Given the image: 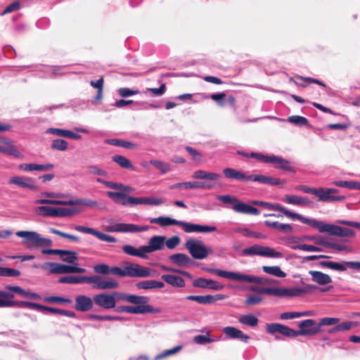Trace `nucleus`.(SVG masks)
I'll list each match as a JSON object with an SVG mask.
<instances>
[{"label":"nucleus","mask_w":360,"mask_h":360,"mask_svg":"<svg viewBox=\"0 0 360 360\" xmlns=\"http://www.w3.org/2000/svg\"><path fill=\"white\" fill-rule=\"evenodd\" d=\"M283 200L288 204L299 206H304L311 203V201L307 198L295 195H285L283 197Z\"/></svg>","instance_id":"39"},{"label":"nucleus","mask_w":360,"mask_h":360,"mask_svg":"<svg viewBox=\"0 0 360 360\" xmlns=\"http://www.w3.org/2000/svg\"><path fill=\"white\" fill-rule=\"evenodd\" d=\"M226 95L224 92L217 93V94H212L210 96V98L214 101L217 102L219 105L224 106V98H226Z\"/></svg>","instance_id":"64"},{"label":"nucleus","mask_w":360,"mask_h":360,"mask_svg":"<svg viewBox=\"0 0 360 360\" xmlns=\"http://www.w3.org/2000/svg\"><path fill=\"white\" fill-rule=\"evenodd\" d=\"M181 243V238L178 236H174L168 239H165V244L169 250L174 249Z\"/></svg>","instance_id":"57"},{"label":"nucleus","mask_w":360,"mask_h":360,"mask_svg":"<svg viewBox=\"0 0 360 360\" xmlns=\"http://www.w3.org/2000/svg\"><path fill=\"white\" fill-rule=\"evenodd\" d=\"M16 236L24 238L23 244L31 248L32 245L35 247L51 246L52 240L49 238H42L40 234L34 231H19L15 233Z\"/></svg>","instance_id":"8"},{"label":"nucleus","mask_w":360,"mask_h":360,"mask_svg":"<svg viewBox=\"0 0 360 360\" xmlns=\"http://www.w3.org/2000/svg\"><path fill=\"white\" fill-rule=\"evenodd\" d=\"M20 275V271L18 269L1 266L0 276L17 277Z\"/></svg>","instance_id":"54"},{"label":"nucleus","mask_w":360,"mask_h":360,"mask_svg":"<svg viewBox=\"0 0 360 360\" xmlns=\"http://www.w3.org/2000/svg\"><path fill=\"white\" fill-rule=\"evenodd\" d=\"M51 147L53 150L65 151L68 149V143L64 139H56L52 141Z\"/></svg>","instance_id":"50"},{"label":"nucleus","mask_w":360,"mask_h":360,"mask_svg":"<svg viewBox=\"0 0 360 360\" xmlns=\"http://www.w3.org/2000/svg\"><path fill=\"white\" fill-rule=\"evenodd\" d=\"M105 143L128 149H135L137 148V145L136 143L117 139H107L105 141Z\"/></svg>","instance_id":"42"},{"label":"nucleus","mask_w":360,"mask_h":360,"mask_svg":"<svg viewBox=\"0 0 360 360\" xmlns=\"http://www.w3.org/2000/svg\"><path fill=\"white\" fill-rule=\"evenodd\" d=\"M224 176L229 179L247 181L248 174L245 172L233 168L226 167L222 170Z\"/></svg>","instance_id":"31"},{"label":"nucleus","mask_w":360,"mask_h":360,"mask_svg":"<svg viewBox=\"0 0 360 360\" xmlns=\"http://www.w3.org/2000/svg\"><path fill=\"white\" fill-rule=\"evenodd\" d=\"M42 269H49L51 274H82L86 271V269L82 267H79L77 266H70L66 264H62L59 263L55 262H47L44 264L42 266Z\"/></svg>","instance_id":"12"},{"label":"nucleus","mask_w":360,"mask_h":360,"mask_svg":"<svg viewBox=\"0 0 360 360\" xmlns=\"http://www.w3.org/2000/svg\"><path fill=\"white\" fill-rule=\"evenodd\" d=\"M271 163L277 165L276 167L277 169H282L283 171H287L292 173H295L293 167L291 166L290 161L283 159L281 157L273 155L272 160H271Z\"/></svg>","instance_id":"37"},{"label":"nucleus","mask_w":360,"mask_h":360,"mask_svg":"<svg viewBox=\"0 0 360 360\" xmlns=\"http://www.w3.org/2000/svg\"><path fill=\"white\" fill-rule=\"evenodd\" d=\"M73 229L79 232L91 234L103 241H106V242H109V243H115L117 241V239L115 237L108 235V234H105V233H103L99 231H97L93 228L86 227V226H80V225H76V226H73Z\"/></svg>","instance_id":"19"},{"label":"nucleus","mask_w":360,"mask_h":360,"mask_svg":"<svg viewBox=\"0 0 360 360\" xmlns=\"http://www.w3.org/2000/svg\"><path fill=\"white\" fill-rule=\"evenodd\" d=\"M320 265L323 267L328 268L330 269L343 271L347 269V266L350 268H355L360 269L359 262H344L343 264H340L335 262H321Z\"/></svg>","instance_id":"25"},{"label":"nucleus","mask_w":360,"mask_h":360,"mask_svg":"<svg viewBox=\"0 0 360 360\" xmlns=\"http://www.w3.org/2000/svg\"><path fill=\"white\" fill-rule=\"evenodd\" d=\"M169 259L172 264L180 266H188L193 264L192 259L184 253L173 254L169 257Z\"/></svg>","instance_id":"33"},{"label":"nucleus","mask_w":360,"mask_h":360,"mask_svg":"<svg viewBox=\"0 0 360 360\" xmlns=\"http://www.w3.org/2000/svg\"><path fill=\"white\" fill-rule=\"evenodd\" d=\"M257 181L263 184H269L272 186H283L285 184V181L284 180L262 174L248 175L247 181Z\"/></svg>","instance_id":"24"},{"label":"nucleus","mask_w":360,"mask_h":360,"mask_svg":"<svg viewBox=\"0 0 360 360\" xmlns=\"http://www.w3.org/2000/svg\"><path fill=\"white\" fill-rule=\"evenodd\" d=\"M92 283L94 288L100 290H110L119 287V283L114 278H103L99 276H93Z\"/></svg>","instance_id":"17"},{"label":"nucleus","mask_w":360,"mask_h":360,"mask_svg":"<svg viewBox=\"0 0 360 360\" xmlns=\"http://www.w3.org/2000/svg\"><path fill=\"white\" fill-rule=\"evenodd\" d=\"M243 255H259L273 258H279L283 257L281 252L276 251L274 248L262 246L260 245H254L250 248H245L243 250Z\"/></svg>","instance_id":"11"},{"label":"nucleus","mask_w":360,"mask_h":360,"mask_svg":"<svg viewBox=\"0 0 360 360\" xmlns=\"http://www.w3.org/2000/svg\"><path fill=\"white\" fill-rule=\"evenodd\" d=\"M1 142L5 145H0V152L5 153L16 158L22 159L24 155L15 148L11 141L8 139H1Z\"/></svg>","instance_id":"29"},{"label":"nucleus","mask_w":360,"mask_h":360,"mask_svg":"<svg viewBox=\"0 0 360 360\" xmlns=\"http://www.w3.org/2000/svg\"><path fill=\"white\" fill-rule=\"evenodd\" d=\"M112 160L122 168L134 170V167L131 161L124 156L116 155L112 156Z\"/></svg>","instance_id":"44"},{"label":"nucleus","mask_w":360,"mask_h":360,"mask_svg":"<svg viewBox=\"0 0 360 360\" xmlns=\"http://www.w3.org/2000/svg\"><path fill=\"white\" fill-rule=\"evenodd\" d=\"M262 269L265 273L278 278H284L286 276V274L278 266H263Z\"/></svg>","instance_id":"46"},{"label":"nucleus","mask_w":360,"mask_h":360,"mask_svg":"<svg viewBox=\"0 0 360 360\" xmlns=\"http://www.w3.org/2000/svg\"><path fill=\"white\" fill-rule=\"evenodd\" d=\"M51 233L56 234V235H58L59 236H61L63 238H68L69 240H71L74 242H79V238L77 236H75V235H71V234H69V233H65V232H63V231H60L58 229H51Z\"/></svg>","instance_id":"59"},{"label":"nucleus","mask_w":360,"mask_h":360,"mask_svg":"<svg viewBox=\"0 0 360 360\" xmlns=\"http://www.w3.org/2000/svg\"><path fill=\"white\" fill-rule=\"evenodd\" d=\"M299 330H293L288 326L278 323L266 324V330L269 334L278 333L286 338H295L298 335L311 336L319 333L321 330L320 326L313 319L302 321L299 324Z\"/></svg>","instance_id":"1"},{"label":"nucleus","mask_w":360,"mask_h":360,"mask_svg":"<svg viewBox=\"0 0 360 360\" xmlns=\"http://www.w3.org/2000/svg\"><path fill=\"white\" fill-rule=\"evenodd\" d=\"M182 349V347L181 345L176 346L174 348H172L170 349L165 350L162 352L161 354L157 355L155 357V360H160L164 358H166L169 356L173 355L176 354L177 352H180Z\"/></svg>","instance_id":"53"},{"label":"nucleus","mask_w":360,"mask_h":360,"mask_svg":"<svg viewBox=\"0 0 360 360\" xmlns=\"http://www.w3.org/2000/svg\"><path fill=\"white\" fill-rule=\"evenodd\" d=\"M136 287L139 290L160 289L165 287V284L155 280H145L136 283Z\"/></svg>","instance_id":"34"},{"label":"nucleus","mask_w":360,"mask_h":360,"mask_svg":"<svg viewBox=\"0 0 360 360\" xmlns=\"http://www.w3.org/2000/svg\"><path fill=\"white\" fill-rule=\"evenodd\" d=\"M20 8V2L18 1H13V3L8 5L4 10L2 15H6L14 11L19 10Z\"/></svg>","instance_id":"63"},{"label":"nucleus","mask_w":360,"mask_h":360,"mask_svg":"<svg viewBox=\"0 0 360 360\" xmlns=\"http://www.w3.org/2000/svg\"><path fill=\"white\" fill-rule=\"evenodd\" d=\"M36 204H50L57 205H86L89 207H96L98 205V202L89 199L77 198L75 200H70L68 201L59 200H48V199H38L35 201Z\"/></svg>","instance_id":"14"},{"label":"nucleus","mask_w":360,"mask_h":360,"mask_svg":"<svg viewBox=\"0 0 360 360\" xmlns=\"http://www.w3.org/2000/svg\"><path fill=\"white\" fill-rule=\"evenodd\" d=\"M239 322L242 324L250 326L252 327L257 326L258 324V319L253 315H243L239 319Z\"/></svg>","instance_id":"49"},{"label":"nucleus","mask_w":360,"mask_h":360,"mask_svg":"<svg viewBox=\"0 0 360 360\" xmlns=\"http://www.w3.org/2000/svg\"><path fill=\"white\" fill-rule=\"evenodd\" d=\"M136 306H120L116 309L118 312H126L131 314H144L146 313L160 314V308L153 307L148 304H135Z\"/></svg>","instance_id":"13"},{"label":"nucleus","mask_w":360,"mask_h":360,"mask_svg":"<svg viewBox=\"0 0 360 360\" xmlns=\"http://www.w3.org/2000/svg\"><path fill=\"white\" fill-rule=\"evenodd\" d=\"M149 163L159 169L162 174H165L171 170L169 164L156 160H151Z\"/></svg>","instance_id":"47"},{"label":"nucleus","mask_w":360,"mask_h":360,"mask_svg":"<svg viewBox=\"0 0 360 360\" xmlns=\"http://www.w3.org/2000/svg\"><path fill=\"white\" fill-rule=\"evenodd\" d=\"M44 301L51 303H61V304H70L72 300L69 298H65L59 296H49L44 298Z\"/></svg>","instance_id":"56"},{"label":"nucleus","mask_w":360,"mask_h":360,"mask_svg":"<svg viewBox=\"0 0 360 360\" xmlns=\"http://www.w3.org/2000/svg\"><path fill=\"white\" fill-rule=\"evenodd\" d=\"M39 214L45 217H65L75 215L82 212V210L73 207H53L49 206H40L37 209Z\"/></svg>","instance_id":"7"},{"label":"nucleus","mask_w":360,"mask_h":360,"mask_svg":"<svg viewBox=\"0 0 360 360\" xmlns=\"http://www.w3.org/2000/svg\"><path fill=\"white\" fill-rule=\"evenodd\" d=\"M93 300L97 306L105 309H112L116 306V300L112 294H97L93 297Z\"/></svg>","instance_id":"16"},{"label":"nucleus","mask_w":360,"mask_h":360,"mask_svg":"<svg viewBox=\"0 0 360 360\" xmlns=\"http://www.w3.org/2000/svg\"><path fill=\"white\" fill-rule=\"evenodd\" d=\"M262 301V297L258 295H250L245 300L247 306H252L259 304Z\"/></svg>","instance_id":"62"},{"label":"nucleus","mask_w":360,"mask_h":360,"mask_svg":"<svg viewBox=\"0 0 360 360\" xmlns=\"http://www.w3.org/2000/svg\"><path fill=\"white\" fill-rule=\"evenodd\" d=\"M223 333L226 335L229 338L238 339L243 342H248L250 340V336L243 333V332L235 327L227 326L223 328Z\"/></svg>","instance_id":"30"},{"label":"nucleus","mask_w":360,"mask_h":360,"mask_svg":"<svg viewBox=\"0 0 360 360\" xmlns=\"http://www.w3.org/2000/svg\"><path fill=\"white\" fill-rule=\"evenodd\" d=\"M316 287L312 285H308L303 288H262L258 286H252L250 290L259 294H268L278 297H293L300 296L303 293L310 292Z\"/></svg>","instance_id":"3"},{"label":"nucleus","mask_w":360,"mask_h":360,"mask_svg":"<svg viewBox=\"0 0 360 360\" xmlns=\"http://www.w3.org/2000/svg\"><path fill=\"white\" fill-rule=\"evenodd\" d=\"M166 237L163 236H154L148 241V245H143V250L147 253L162 250L165 245Z\"/></svg>","instance_id":"27"},{"label":"nucleus","mask_w":360,"mask_h":360,"mask_svg":"<svg viewBox=\"0 0 360 360\" xmlns=\"http://www.w3.org/2000/svg\"><path fill=\"white\" fill-rule=\"evenodd\" d=\"M271 210H276L281 212L285 216L290 218L292 220L297 219L302 222L303 224H307L309 226L310 221L311 219L307 218L302 214L292 212L291 211L288 210L285 207L281 206L279 204H271Z\"/></svg>","instance_id":"26"},{"label":"nucleus","mask_w":360,"mask_h":360,"mask_svg":"<svg viewBox=\"0 0 360 360\" xmlns=\"http://www.w3.org/2000/svg\"><path fill=\"white\" fill-rule=\"evenodd\" d=\"M257 181L263 184H269L272 186H283L285 184V181L284 180L262 174L248 175L247 181Z\"/></svg>","instance_id":"23"},{"label":"nucleus","mask_w":360,"mask_h":360,"mask_svg":"<svg viewBox=\"0 0 360 360\" xmlns=\"http://www.w3.org/2000/svg\"><path fill=\"white\" fill-rule=\"evenodd\" d=\"M18 168L21 170L32 172V171H48L53 168V165L51 163L48 164H21L18 166Z\"/></svg>","instance_id":"35"},{"label":"nucleus","mask_w":360,"mask_h":360,"mask_svg":"<svg viewBox=\"0 0 360 360\" xmlns=\"http://www.w3.org/2000/svg\"><path fill=\"white\" fill-rule=\"evenodd\" d=\"M309 274L311 276L312 281L319 285H323L332 282L330 276L321 271H310Z\"/></svg>","instance_id":"38"},{"label":"nucleus","mask_w":360,"mask_h":360,"mask_svg":"<svg viewBox=\"0 0 360 360\" xmlns=\"http://www.w3.org/2000/svg\"><path fill=\"white\" fill-rule=\"evenodd\" d=\"M215 340V339H213L210 337L209 333H207L205 335H198L193 338L194 342L198 345H205L207 343L213 342Z\"/></svg>","instance_id":"51"},{"label":"nucleus","mask_w":360,"mask_h":360,"mask_svg":"<svg viewBox=\"0 0 360 360\" xmlns=\"http://www.w3.org/2000/svg\"><path fill=\"white\" fill-rule=\"evenodd\" d=\"M161 278L167 284L175 288H184L186 285L184 279L179 276L173 274H163L161 276Z\"/></svg>","instance_id":"36"},{"label":"nucleus","mask_w":360,"mask_h":360,"mask_svg":"<svg viewBox=\"0 0 360 360\" xmlns=\"http://www.w3.org/2000/svg\"><path fill=\"white\" fill-rule=\"evenodd\" d=\"M150 224H159L160 226L165 227L172 225L181 226L186 233L202 232L208 233L213 232L217 230V227L211 226H204L200 224H190L188 222L178 221L168 217H158L150 219Z\"/></svg>","instance_id":"2"},{"label":"nucleus","mask_w":360,"mask_h":360,"mask_svg":"<svg viewBox=\"0 0 360 360\" xmlns=\"http://www.w3.org/2000/svg\"><path fill=\"white\" fill-rule=\"evenodd\" d=\"M118 300H124L131 304H148L150 299L146 296H141L123 292H114L112 294Z\"/></svg>","instance_id":"28"},{"label":"nucleus","mask_w":360,"mask_h":360,"mask_svg":"<svg viewBox=\"0 0 360 360\" xmlns=\"http://www.w3.org/2000/svg\"><path fill=\"white\" fill-rule=\"evenodd\" d=\"M106 194L114 202L124 206H134L135 197L120 191H107Z\"/></svg>","instance_id":"18"},{"label":"nucleus","mask_w":360,"mask_h":360,"mask_svg":"<svg viewBox=\"0 0 360 360\" xmlns=\"http://www.w3.org/2000/svg\"><path fill=\"white\" fill-rule=\"evenodd\" d=\"M338 192V190L335 188H316L315 195L318 197L319 201L322 202H333V201H340L345 199L343 195H334Z\"/></svg>","instance_id":"15"},{"label":"nucleus","mask_w":360,"mask_h":360,"mask_svg":"<svg viewBox=\"0 0 360 360\" xmlns=\"http://www.w3.org/2000/svg\"><path fill=\"white\" fill-rule=\"evenodd\" d=\"M187 300L195 301L201 304H210L218 300H224L226 295L217 294L215 295H188L185 297Z\"/></svg>","instance_id":"22"},{"label":"nucleus","mask_w":360,"mask_h":360,"mask_svg":"<svg viewBox=\"0 0 360 360\" xmlns=\"http://www.w3.org/2000/svg\"><path fill=\"white\" fill-rule=\"evenodd\" d=\"M203 269L207 272L236 281L259 284H271L276 282V281L272 279H266L251 275L242 274L238 272L226 271L219 269L204 268Z\"/></svg>","instance_id":"4"},{"label":"nucleus","mask_w":360,"mask_h":360,"mask_svg":"<svg viewBox=\"0 0 360 360\" xmlns=\"http://www.w3.org/2000/svg\"><path fill=\"white\" fill-rule=\"evenodd\" d=\"M75 309L77 311L86 312L91 310L94 307L93 298L84 295H79L75 297Z\"/></svg>","instance_id":"21"},{"label":"nucleus","mask_w":360,"mask_h":360,"mask_svg":"<svg viewBox=\"0 0 360 360\" xmlns=\"http://www.w3.org/2000/svg\"><path fill=\"white\" fill-rule=\"evenodd\" d=\"M185 248L192 257L196 259H205L212 252V249L206 247L201 240L193 238L186 240Z\"/></svg>","instance_id":"9"},{"label":"nucleus","mask_w":360,"mask_h":360,"mask_svg":"<svg viewBox=\"0 0 360 360\" xmlns=\"http://www.w3.org/2000/svg\"><path fill=\"white\" fill-rule=\"evenodd\" d=\"M336 186L342 187V188H348L350 189H356L357 186V181H335L333 183Z\"/></svg>","instance_id":"58"},{"label":"nucleus","mask_w":360,"mask_h":360,"mask_svg":"<svg viewBox=\"0 0 360 360\" xmlns=\"http://www.w3.org/2000/svg\"><path fill=\"white\" fill-rule=\"evenodd\" d=\"M65 252H66L60 255L61 259L67 263L77 264V262L78 260L77 252L65 250Z\"/></svg>","instance_id":"48"},{"label":"nucleus","mask_w":360,"mask_h":360,"mask_svg":"<svg viewBox=\"0 0 360 360\" xmlns=\"http://www.w3.org/2000/svg\"><path fill=\"white\" fill-rule=\"evenodd\" d=\"M242 234L245 237H253L255 238H266V236L261 233L252 231L248 229H244L240 230Z\"/></svg>","instance_id":"61"},{"label":"nucleus","mask_w":360,"mask_h":360,"mask_svg":"<svg viewBox=\"0 0 360 360\" xmlns=\"http://www.w3.org/2000/svg\"><path fill=\"white\" fill-rule=\"evenodd\" d=\"M110 231H115V232H138L141 231L146 230V228H141L138 226L137 225L132 224H117L115 226H112L108 229Z\"/></svg>","instance_id":"32"},{"label":"nucleus","mask_w":360,"mask_h":360,"mask_svg":"<svg viewBox=\"0 0 360 360\" xmlns=\"http://www.w3.org/2000/svg\"><path fill=\"white\" fill-rule=\"evenodd\" d=\"M9 184H14L22 188H27L32 191L37 190V186L32 178L22 176H15L8 180Z\"/></svg>","instance_id":"20"},{"label":"nucleus","mask_w":360,"mask_h":360,"mask_svg":"<svg viewBox=\"0 0 360 360\" xmlns=\"http://www.w3.org/2000/svg\"><path fill=\"white\" fill-rule=\"evenodd\" d=\"M309 226L316 229L320 233H327L330 236L340 237H353L355 233L353 230L334 224L325 223L316 219H311Z\"/></svg>","instance_id":"6"},{"label":"nucleus","mask_w":360,"mask_h":360,"mask_svg":"<svg viewBox=\"0 0 360 360\" xmlns=\"http://www.w3.org/2000/svg\"><path fill=\"white\" fill-rule=\"evenodd\" d=\"M110 266H109L106 264H103V263L98 264L94 266V271L96 274H103V275H109L110 274Z\"/></svg>","instance_id":"60"},{"label":"nucleus","mask_w":360,"mask_h":360,"mask_svg":"<svg viewBox=\"0 0 360 360\" xmlns=\"http://www.w3.org/2000/svg\"><path fill=\"white\" fill-rule=\"evenodd\" d=\"M184 188H212V186L207 184L204 182L198 181H188L184 182Z\"/></svg>","instance_id":"52"},{"label":"nucleus","mask_w":360,"mask_h":360,"mask_svg":"<svg viewBox=\"0 0 360 360\" xmlns=\"http://www.w3.org/2000/svg\"><path fill=\"white\" fill-rule=\"evenodd\" d=\"M13 298H8L6 300L5 307H18V308H30L32 309L34 302L27 301H15Z\"/></svg>","instance_id":"45"},{"label":"nucleus","mask_w":360,"mask_h":360,"mask_svg":"<svg viewBox=\"0 0 360 360\" xmlns=\"http://www.w3.org/2000/svg\"><path fill=\"white\" fill-rule=\"evenodd\" d=\"M122 250L124 253L129 255L140 257L141 258L147 257L146 252L143 250V246H141L139 249H136L132 245H127L122 247Z\"/></svg>","instance_id":"43"},{"label":"nucleus","mask_w":360,"mask_h":360,"mask_svg":"<svg viewBox=\"0 0 360 360\" xmlns=\"http://www.w3.org/2000/svg\"><path fill=\"white\" fill-rule=\"evenodd\" d=\"M110 274L120 277L146 278L151 276L150 269L136 263L124 262V269L118 266L110 267Z\"/></svg>","instance_id":"5"},{"label":"nucleus","mask_w":360,"mask_h":360,"mask_svg":"<svg viewBox=\"0 0 360 360\" xmlns=\"http://www.w3.org/2000/svg\"><path fill=\"white\" fill-rule=\"evenodd\" d=\"M218 200L223 202L224 203L233 204V210L236 212L252 215H257L259 214L258 209L240 202L235 197H232L229 195H219L218 197Z\"/></svg>","instance_id":"10"},{"label":"nucleus","mask_w":360,"mask_h":360,"mask_svg":"<svg viewBox=\"0 0 360 360\" xmlns=\"http://www.w3.org/2000/svg\"><path fill=\"white\" fill-rule=\"evenodd\" d=\"M166 199L158 198H135L134 206L137 205L144 204L150 205H160L165 203Z\"/></svg>","instance_id":"40"},{"label":"nucleus","mask_w":360,"mask_h":360,"mask_svg":"<svg viewBox=\"0 0 360 360\" xmlns=\"http://www.w3.org/2000/svg\"><path fill=\"white\" fill-rule=\"evenodd\" d=\"M193 177L197 179H207L210 181H217L221 178V176L214 172H206L204 170H197L193 173Z\"/></svg>","instance_id":"41"},{"label":"nucleus","mask_w":360,"mask_h":360,"mask_svg":"<svg viewBox=\"0 0 360 360\" xmlns=\"http://www.w3.org/2000/svg\"><path fill=\"white\" fill-rule=\"evenodd\" d=\"M288 122L298 126H306L309 124L308 120L300 115H292L288 117Z\"/></svg>","instance_id":"55"}]
</instances>
